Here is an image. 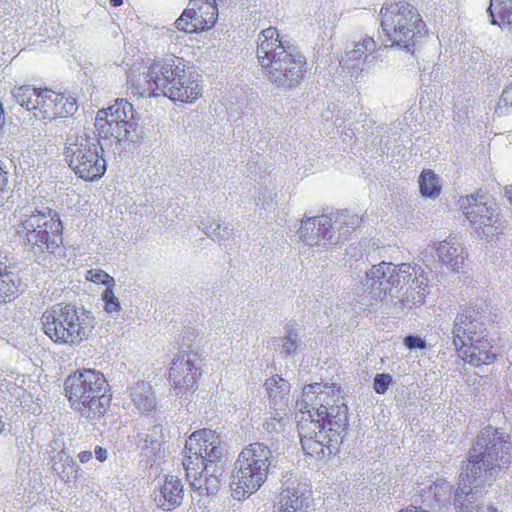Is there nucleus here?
I'll return each mask as SVG.
<instances>
[{"label":"nucleus","instance_id":"39448f33","mask_svg":"<svg viewBox=\"0 0 512 512\" xmlns=\"http://www.w3.org/2000/svg\"><path fill=\"white\" fill-rule=\"evenodd\" d=\"M42 329L55 344L79 346L94 330V317L72 303H57L41 316Z\"/></svg>","mask_w":512,"mask_h":512},{"label":"nucleus","instance_id":"09e8293b","mask_svg":"<svg viewBox=\"0 0 512 512\" xmlns=\"http://www.w3.org/2000/svg\"><path fill=\"white\" fill-rule=\"evenodd\" d=\"M94 453H95V457L98 461L100 462H104L107 457H108V452L106 449H104L103 447L101 446H96L95 447V450H94Z\"/></svg>","mask_w":512,"mask_h":512},{"label":"nucleus","instance_id":"a211bd4d","mask_svg":"<svg viewBox=\"0 0 512 512\" xmlns=\"http://www.w3.org/2000/svg\"><path fill=\"white\" fill-rule=\"evenodd\" d=\"M164 71L165 59L153 61L146 72L130 74L127 81L130 93L146 98L163 96Z\"/></svg>","mask_w":512,"mask_h":512},{"label":"nucleus","instance_id":"473e14b6","mask_svg":"<svg viewBox=\"0 0 512 512\" xmlns=\"http://www.w3.org/2000/svg\"><path fill=\"white\" fill-rule=\"evenodd\" d=\"M200 227L202 231L215 242L227 240L233 232V229L229 225H225L216 220L209 223L201 222Z\"/></svg>","mask_w":512,"mask_h":512},{"label":"nucleus","instance_id":"aec40b11","mask_svg":"<svg viewBox=\"0 0 512 512\" xmlns=\"http://www.w3.org/2000/svg\"><path fill=\"white\" fill-rule=\"evenodd\" d=\"M184 452L200 454L209 462L219 461L222 455L220 440L211 429H202L192 433L186 440Z\"/></svg>","mask_w":512,"mask_h":512},{"label":"nucleus","instance_id":"393cba45","mask_svg":"<svg viewBox=\"0 0 512 512\" xmlns=\"http://www.w3.org/2000/svg\"><path fill=\"white\" fill-rule=\"evenodd\" d=\"M216 462L207 461L206 457L200 454L186 453L183 458V466L186 470V476L190 481L193 489L202 488L203 473L207 471L208 464H215Z\"/></svg>","mask_w":512,"mask_h":512},{"label":"nucleus","instance_id":"8fccbe9b","mask_svg":"<svg viewBox=\"0 0 512 512\" xmlns=\"http://www.w3.org/2000/svg\"><path fill=\"white\" fill-rule=\"evenodd\" d=\"M500 5H512V0H491L490 6L488 7L487 11L489 12V14H492V8L494 6Z\"/></svg>","mask_w":512,"mask_h":512},{"label":"nucleus","instance_id":"cd10ccee","mask_svg":"<svg viewBox=\"0 0 512 512\" xmlns=\"http://www.w3.org/2000/svg\"><path fill=\"white\" fill-rule=\"evenodd\" d=\"M417 276L416 267H412L408 263H401L399 265H395L394 272L388 275V280L384 285H388L390 283V294L398 293L404 285L408 284L413 280L414 277Z\"/></svg>","mask_w":512,"mask_h":512},{"label":"nucleus","instance_id":"6ab92c4d","mask_svg":"<svg viewBox=\"0 0 512 512\" xmlns=\"http://www.w3.org/2000/svg\"><path fill=\"white\" fill-rule=\"evenodd\" d=\"M484 314L475 307H467L459 313L453 327V343L458 348L486 334Z\"/></svg>","mask_w":512,"mask_h":512},{"label":"nucleus","instance_id":"9b49d317","mask_svg":"<svg viewBox=\"0 0 512 512\" xmlns=\"http://www.w3.org/2000/svg\"><path fill=\"white\" fill-rule=\"evenodd\" d=\"M162 94L172 101L193 103L202 96L201 76L186 66L181 58L165 59Z\"/></svg>","mask_w":512,"mask_h":512},{"label":"nucleus","instance_id":"79ce46f5","mask_svg":"<svg viewBox=\"0 0 512 512\" xmlns=\"http://www.w3.org/2000/svg\"><path fill=\"white\" fill-rule=\"evenodd\" d=\"M102 300L105 303L107 313L119 312L121 310L118 297L115 296L111 287H107L102 293Z\"/></svg>","mask_w":512,"mask_h":512},{"label":"nucleus","instance_id":"4c0bfd02","mask_svg":"<svg viewBox=\"0 0 512 512\" xmlns=\"http://www.w3.org/2000/svg\"><path fill=\"white\" fill-rule=\"evenodd\" d=\"M54 98V102L57 103V106H55L56 118L67 117L69 115H73L76 112L77 105L73 98L56 92Z\"/></svg>","mask_w":512,"mask_h":512},{"label":"nucleus","instance_id":"4be33fe9","mask_svg":"<svg viewBox=\"0 0 512 512\" xmlns=\"http://www.w3.org/2000/svg\"><path fill=\"white\" fill-rule=\"evenodd\" d=\"M457 349L461 352L463 360L474 366L491 364L497 357L487 333Z\"/></svg>","mask_w":512,"mask_h":512},{"label":"nucleus","instance_id":"c9c22d12","mask_svg":"<svg viewBox=\"0 0 512 512\" xmlns=\"http://www.w3.org/2000/svg\"><path fill=\"white\" fill-rule=\"evenodd\" d=\"M286 424L287 421L278 415L266 418L263 422V429L267 434V440L278 442Z\"/></svg>","mask_w":512,"mask_h":512},{"label":"nucleus","instance_id":"f257e3e1","mask_svg":"<svg viewBox=\"0 0 512 512\" xmlns=\"http://www.w3.org/2000/svg\"><path fill=\"white\" fill-rule=\"evenodd\" d=\"M297 408L304 415L298 432L307 455L325 457L335 453L348 427V408L336 385L314 383L304 387Z\"/></svg>","mask_w":512,"mask_h":512},{"label":"nucleus","instance_id":"6e6552de","mask_svg":"<svg viewBox=\"0 0 512 512\" xmlns=\"http://www.w3.org/2000/svg\"><path fill=\"white\" fill-rule=\"evenodd\" d=\"M271 458V449L260 442L252 443L240 452L231 481L235 499L247 498L260 489L267 479Z\"/></svg>","mask_w":512,"mask_h":512},{"label":"nucleus","instance_id":"c03bdc74","mask_svg":"<svg viewBox=\"0 0 512 512\" xmlns=\"http://www.w3.org/2000/svg\"><path fill=\"white\" fill-rule=\"evenodd\" d=\"M391 382L392 376L390 374H376L374 378L373 388L376 391V393L384 394L387 391Z\"/></svg>","mask_w":512,"mask_h":512},{"label":"nucleus","instance_id":"5fc2aeb1","mask_svg":"<svg viewBox=\"0 0 512 512\" xmlns=\"http://www.w3.org/2000/svg\"><path fill=\"white\" fill-rule=\"evenodd\" d=\"M110 3L112 6L117 7V6L122 5L123 0H110Z\"/></svg>","mask_w":512,"mask_h":512},{"label":"nucleus","instance_id":"dca6fc26","mask_svg":"<svg viewBox=\"0 0 512 512\" xmlns=\"http://www.w3.org/2000/svg\"><path fill=\"white\" fill-rule=\"evenodd\" d=\"M297 235L302 242L310 247L339 244V236H336L333 227V217L326 214L304 217Z\"/></svg>","mask_w":512,"mask_h":512},{"label":"nucleus","instance_id":"72a5a7b5","mask_svg":"<svg viewBox=\"0 0 512 512\" xmlns=\"http://www.w3.org/2000/svg\"><path fill=\"white\" fill-rule=\"evenodd\" d=\"M18 292V286L13 273L5 270L0 272V302L11 301Z\"/></svg>","mask_w":512,"mask_h":512},{"label":"nucleus","instance_id":"37998d69","mask_svg":"<svg viewBox=\"0 0 512 512\" xmlns=\"http://www.w3.org/2000/svg\"><path fill=\"white\" fill-rule=\"evenodd\" d=\"M86 279L91 282L107 285V287L114 285V278L101 269L89 270Z\"/></svg>","mask_w":512,"mask_h":512},{"label":"nucleus","instance_id":"9d476101","mask_svg":"<svg viewBox=\"0 0 512 512\" xmlns=\"http://www.w3.org/2000/svg\"><path fill=\"white\" fill-rule=\"evenodd\" d=\"M96 127L100 135L113 137L118 142L139 140V117L133 105L126 99H117L107 109L100 110Z\"/></svg>","mask_w":512,"mask_h":512},{"label":"nucleus","instance_id":"3c124183","mask_svg":"<svg viewBox=\"0 0 512 512\" xmlns=\"http://www.w3.org/2000/svg\"><path fill=\"white\" fill-rule=\"evenodd\" d=\"M92 458V452L85 450L78 454V459L81 463H86Z\"/></svg>","mask_w":512,"mask_h":512},{"label":"nucleus","instance_id":"bb28decb","mask_svg":"<svg viewBox=\"0 0 512 512\" xmlns=\"http://www.w3.org/2000/svg\"><path fill=\"white\" fill-rule=\"evenodd\" d=\"M329 216L333 217V227L336 231V236H339V243L345 241L348 235L361 223L359 215L349 210H342Z\"/></svg>","mask_w":512,"mask_h":512},{"label":"nucleus","instance_id":"c756f323","mask_svg":"<svg viewBox=\"0 0 512 512\" xmlns=\"http://www.w3.org/2000/svg\"><path fill=\"white\" fill-rule=\"evenodd\" d=\"M427 278L420 275L414 277L412 283L407 288L402 299L403 303L407 306H417L424 303V299L428 294Z\"/></svg>","mask_w":512,"mask_h":512},{"label":"nucleus","instance_id":"de8ad7c7","mask_svg":"<svg viewBox=\"0 0 512 512\" xmlns=\"http://www.w3.org/2000/svg\"><path fill=\"white\" fill-rule=\"evenodd\" d=\"M255 201H256V205L259 206L263 210H270L272 207V199L271 198H270V200H267L265 197L259 196L255 199Z\"/></svg>","mask_w":512,"mask_h":512},{"label":"nucleus","instance_id":"c85d7f7f","mask_svg":"<svg viewBox=\"0 0 512 512\" xmlns=\"http://www.w3.org/2000/svg\"><path fill=\"white\" fill-rule=\"evenodd\" d=\"M130 397L139 412L146 413L155 407V397L150 386L145 382L137 383L131 388Z\"/></svg>","mask_w":512,"mask_h":512},{"label":"nucleus","instance_id":"4468645a","mask_svg":"<svg viewBox=\"0 0 512 512\" xmlns=\"http://www.w3.org/2000/svg\"><path fill=\"white\" fill-rule=\"evenodd\" d=\"M201 359L196 352L181 351L175 355L169 369V381L179 395L183 389L196 387L200 376Z\"/></svg>","mask_w":512,"mask_h":512},{"label":"nucleus","instance_id":"a19ab883","mask_svg":"<svg viewBox=\"0 0 512 512\" xmlns=\"http://www.w3.org/2000/svg\"><path fill=\"white\" fill-rule=\"evenodd\" d=\"M495 7L498 11V18H496L492 12V14H490L492 24H497L512 30V5H500Z\"/></svg>","mask_w":512,"mask_h":512},{"label":"nucleus","instance_id":"e433bc0d","mask_svg":"<svg viewBox=\"0 0 512 512\" xmlns=\"http://www.w3.org/2000/svg\"><path fill=\"white\" fill-rule=\"evenodd\" d=\"M452 486L444 479H437L429 486L428 494L433 495L438 504L449 503L452 495Z\"/></svg>","mask_w":512,"mask_h":512},{"label":"nucleus","instance_id":"b1692460","mask_svg":"<svg viewBox=\"0 0 512 512\" xmlns=\"http://www.w3.org/2000/svg\"><path fill=\"white\" fill-rule=\"evenodd\" d=\"M183 485L176 476H168L158 493L154 496L157 507L172 511L183 501Z\"/></svg>","mask_w":512,"mask_h":512},{"label":"nucleus","instance_id":"7ed1b4c3","mask_svg":"<svg viewBox=\"0 0 512 512\" xmlns=\"http://www.w3.org/2000/svg\"><path fill=\"white\" fill-rule=\"evenodd\" d=\"M256 55L264 78L277 89L291 91L302 83L307 69L305 58L280 40L276 28L260 32Z\"/></svg>","mask_w":512,"mask_h":512},{"label":"nucleus","instance_id":"1a4fd4ad","mask_svg":"<svg viewBox=\"0 0 512 512\" xmlns=\"http://www.w3.org/2000/svg\"><path fill=\"white\" fill-rule=\"evenodd\" d=\"M103 148L94 131L86 129L70 133L66 139L65 159L69 167L80 178L93 181L106 171Z\"/></svg>","mask_w":512,"mask_h":512},{"label":"nucleus","instance_id":"a878e982","mask_svg":"<svg viewBox=\"0 0 512 512\" xmlns=\"http://www.w3.org/2000/svg\"><path fill=\"white\" fill-rule=\"evenodd\" d=\"M51 469L65 483H72L77 479L80 467L71 456L61 450L52 457Z\"/></svg>","mask_w":512,"mask_h":512},{"label":"nucleus","instance_id":"a18cd8bd","mask_svg":"<svg viewBox=\"0 0 512 512\" xmlns=\"http://www.w3.org/2000/svg\"><path fill=\"white\" fill-rule=\"evenodd\" d=\"M404 344L410 350L426 348V342L418 336L409 335L404 339Z\"/></svg>","mask_w":512,"mask_h":512},{"label":"nucleus","instance_id":"423d86ee","mask_svg":"<svg viewBox=\"0 0 512 512\" xmlns=\"http://www.w3.org/2000/svg\"><path fill=\"white\" fill-rule=\"evenodd\" d=\"M64 389L71 408L87 420L101 418L110 406V397L106 394L108 382L99 371L74 372L65 380Z\"/></svg>","mask_w":512,"mask_h":512},{"label":"nucleus","instance_id":"864d4df0","mask_svg":"<svg viewBox=\"0 0 512 512\" xmlns=\"http://www.w3.org/2000/svg\"><path fill=\"white\" fill-rule=\"evenodd\" d=\"M477 512H497V510L491 507H479Z\"/></svg>","mask_w":512,"mask_h":512},{"label":"nucleus","instance_id":"2f4dec72","mask_svg":"<svg viewBox=\"0 0 512 512\" xmlns=\"http://www.w3.org/2000/svg\"><path fill=\"white\" fill-rule=\"evenodd\" d=\"M223 473V466L216 461L215 464H208L207 471L203 473L204 480H202V488L196 489L200 494H216L219 489V476Z\"/></svg>","mask_w":512,"mask_h":512},{"label":"nucleus","instance_id":"2eb2a0df","mask_svg":"<svg viewBox=\"0 0 512 512\" xmlns=\"http://www.w3.org/2000/svg\"><path fill=\"white\" fill-rule=\"evenodd\" d=\"M395 265L393 263L381 262L374 265L370 270L365 272V278L361 285L357 287V294L361 301L372 306L375 303L382 302L388 293H390V283L383 285L388 280V275L394 272Z\"/></svg>","mask_w":512,"mask_h":512},{"label":"nucleus","instance_id":"0eeeda50","mask_svg":"<svg viewBox=\"0 0 512 512\" xmlns=\"http://www.w3.org/2000/svg\"><path fill=\"white\" fill-rule=\"evenodd\" d=\"M380 16L385 46L413 53L425 26L417 9L407 2H389L382 6Z\"/></svg>","mask_w":512,"mask_h":512},{"label":"nucleus","instance_id":"58836bf2","mask_svg":"<svg viewBox=\"0 0 512 512\" xmlns=\"http://www.w3.org/2000/svg\"><path fill=\"white\" fill-rule=\"evenodd\" d=\"M270 398L277 403L278 399H282L283 395L289 391V383L279 378H270L265 383Z\"/></svg>","mask_w":512,"mask_h":512},{"label":"nucleus","instance_id":"ddd939ff","mask_svg":"<svg viewBox=\"0 0 512 512\" xmlns=\"http://www.w3.org/2000/svg\"><path fill=\"white\" fill-rule=\"evenodd\" d=\"M16 102L31 111L40 120L56 118L55 92L50 89H37L32 85H22L12 90Z\"/></svg>","mask_w":512,"mask_h":512},{"label":"nucleus","instance_id":"5701e85b","mask_svg":"<svg viewBox=\"0 0 512 512\" xmlns=\"http://www.w3.org/2000/svg\"><path fill=\"white\" fill-rule=\"evenodd\" d=\"M439 260L449 269L459 272L467 259V253L462 244L455 238H449L438 243L436 247Z\"/></svg>","mask_w":512,"mask_h":512},{"label":"nucleus","instance_id":"412c9836","mask_svg":"<svg viewBox=\"0 0 512 512\" xmlns=\"http://www.w3.org/2000/svg\"><path fill=\"white\" fill-rule=\"evenodd\" d=\"M375 50V40L370 36H364L354 43L351 50L346 51L340 63L352 73L363 71L373 61L372 54Z\"/></svg>","mask_w":512,"mask_h":512},{"label":"nucleus","instance_id":"f8f14e48","mask_svg":"<svg viewBox=\"0 0 512 512\" xmlns=\"http://www.w3.org/2000/svg\"><path fill=\"white\" fill-rule=\"evenodd\" d=\"M459 203L475 233L481 237L494 235L500 220V210L492 197L475 193L461 198Z\"/></svg>","mask_w":512,"mask_h":512},{"label":"nucleus","instance_id":"f3484780","mask_svg":"<svg viewBox=\"0 0 512 512\" xmlns=\"http://www.w3.org/2000/svg\"><path fill=\"white\" fill-rule=\"evenodd\" d=\"M274 512H314L309 485L299 480H286L274 505Z\"/></svg>","mask_w":512,"mask_h":512},{"label":"nucleus","instance_id":"ea45409f","mask_svg":"<svg viewBox=\"0 0 512 512\" xmlns=\"http://www.w3.org/2000/svg\"><path fill=\"white\" fill-rule=\"evenodd\" d=\"M275 342L281 352L287 355L293 354L298 348V334L294 329H291L285 336L276 338Z\"/></svg>","mask_w":512,"mask_h":512},{"label":"nucleus","instance_id":"20e7f679","mask_svg":"<svg viewBox=\"0 0 512 512\" xmlns=\"http://www.w3.org/2000/svg\"><path fill=\"white\" fill-rule=\"evenodd\" d=\"M18 234H24L26 245L35 255L54 254L62 244L63 226L56 211L31 205L18 207L13 213Z\"/></svg>","mask_w":512,"mask_h":512},{"label":"nucleus","instance_id":"f03ea898","mask_svg":"<svg viewBox=\"0 0 512 512\" xmlns=\"http://www.w3.org/2000/svg\"><path fill=\"white\" fill-rule=\"evenodd\" d=\"M511 443L507 434L493 427L484 428L473 445L465 473H461L460 486L455 492L454 504L458 512H472L468 505L478 493L481 477L492 478L510 464Z\"/></svg>","mask_w":512,"mask_h":512},{"label":"nucleus","instance_id":"f704fd0d","mask_svg":"<svg viewBox=\"0 0 512 512\" xmlns=\"http://www.w3.org/2000/svg\"><path fill=\"white\" fill-rule=\"evenodd\" d=\"M420 192L424 196L437 197L440 193L438 178L431 170H423L419 177Z\"/></svg>","mask_w":512,"mask_h":512},{"label":"nucleus","instance_id":"49530a36","mask_svg":"<svg viewBox=\"0 0 512 512\" xmlns=\"http://www.w3.org/2000/svg\"><path fill=\"white\" fill-rule=\"evenodd\" d=\"M500 101L512 108V83L503 90Z\"/></svg>","mask_w":512,"mask_h":512},{"label":"nucleus","instance_id":"7c9ffc66","mask_svg":"<svg viewBox=\"0 0 512 512\" xmlns=\"http://www.w3.org/2000/svg\"><path fill=\"white\" fill-rule=\"evenodd\" d=\"M158 428L153 427L151 433H139L137 435V447L148 459L157 456L161 450V442L158 439Z\"/></svg>","mask_w":512,"mask_h":512},{"label":"nucleus","instance_id":"603ef678","mask_svg":"<svg viewBox=\"0 0 512 512\" xmlns=\"http://www.w3.org/2000/svg\"><path fill=\"white\" fill-rule=\"evenodd\" d=\"M505 195L509 203L512 205V185L505 187Z\"/></svg>","mask_w":512,"mask_h":512}]
</instances>
